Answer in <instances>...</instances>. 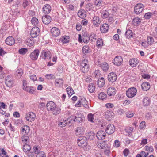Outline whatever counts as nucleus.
<instances>
[{"mask_svg":"<svg viewBox=\"0 0 157 157\" xmlns=\"http://www.w3.org/2000/svg\"><path fill=\"white\" fill-rule=\"evenodd\" d=\"M147 41L149 45H152L156 43L157 42L154 40L153 38L151 36H147Z\"/></svg>","mask_w":157,"mask_h":157,"instance_id":"7c9ffc66","label":"nucleus"},{"mask_svg":"<svg viewBox=\"0 0 157 157\" xmlns=\"http://www.w3.org/2000/svg\"><path fill=\"white\" fill-rule=\"evenodd\" d=\"M106 134L105 132L103 131H99L96 134V137L99 140H103L105 138Z\"/></svg>","mask_w":157,"mask_h":157,"instance_id":"2eb2a0df","label":"nucleus"},{"mask_svg":"<svg viewBox=\"0 0 157 157\" xmlns=\"http://www.w3.org/2000/svg\"><path fill=\"white\" fill-rule=\"evenodd\" d=\"M134 34L132 30H127L125 33L126 36L128 39L132 37Z\"/></svg>","mask_w":157,"mask_h":157,"instance_id":"4c0bfd02","label":"nucleus"},{"mask_svg":"<svg viewBox=\"0 0 157 157\" xmlns=\"http://www.w3.org/2000/svg\"><path fill=\"white\" fill-rule=\"evenodd\" d=\"M90 40L92 42L95 41L97 39V36L94 33H91L89 36Z\"/></svg>","mask_w":157,"mask_h":157,"instance_id":"603ef678","label":"nucleus"},{"mask_svg":"<svg viewBox=\"0 0 157 157\" xmlns=\"http://www.w3.org/2000/svg\"><path fill=\"white\" fill-rule=\"evenodd\" d=\"M36 157H46V155L44 152L41 151L37 154Z\"/></svg>","mask_w":157,"mask_h":157,"instance_id":"69168bd1","label":"nucleus"},{"mask_svg":"<svg viewBox=\"0 0 157 157\" xmlns=\"http://www.w3.org/2000/svg\"><path fill=\"white\" fill-rule=\"evenodd\" d=\"M29 127L27 125H25L22 128V131L25 132L26 134H27L29 132Z\"/></svg>","mask_w":157,"mask_h":157,"instance_id":"864d4df0","label":"nucleus"},{"mask_svg":"<svg viewBox=\"0 0 157 157\" xmlns=\"http://www.w3.org/2000/svg\"><path fill=\"white\" fill-rule=\"evenodd\" d=\"M42 9L44 13L48 14L50 13L51 11V7L50 5L46 4L44 5Z\"/></svg>","mask_w":157,"mask_h":157,"instance_id":"412c9836","label":"nucleus"},{"mask_svg":"<svg viewBox=\"0 0 157 157\" xmlns=\"http://www.w3.org/2000/svg\"><path fill=\"white\" fill-rule=\"evenodd\" d=\"M40 53L39 49H35L31 52L29 55V57L32 61H36L38 58Z\"/></svg>","mask_w":157,"mask_h":157,"instance_id":"39448f33","label":"nucleus"},{"mask_svg":"<svg viewBox=\"0 0 157 157\" xmlns=\"http://www.w3.org/2000/svg\"><path fill=\"white\" fill-rule=\"evenodd\" d=\"M67 93L69 96H71L74 93V91L72 88L70 86L67 87L66 89Z\"/></svg>","mask_w":157,"mask_h":157,"instance_id":"49530a36","label":"nucleus"},{"mask_svg":"<svg viewBox=\"0 0 157 157\" xmlns=\"http://www.w3.org/2000/svg\"><path fill=\"white\" fill-rule=\"evenodd\" d=\"M52 35L53 36L57 37L60 34V30H51Z\"/></svg>","mask_w":157,"mask_h":157,"instance_id":"ea45409f","label":"nucleus"},{"mask_svg":"<svg viewBox=\"0 0 157 157\" xmlns=\"http://www.w3.org/2000/svg\"><path fill=\"white\" fill-rule=\"evenodd\" d=\"M23 90L30 94H33L35 90H36V89L35 87L32 86H28L26 87H24Z\"/></svg>","mask_w":157,"mask_h":157,"instance_id":"6ab92c4d","label":"nucleus"},{"mask_svg":"<svg viewBox=\"0 0 157 157\" xmlns=\"http://www.w3.org/2000/svg\"><path fill=\"white\" fill-rule=\"evenodd\" d=\"M28 51V50L27 48H22L19 50V53L21 55H25Z\"/></svg>","mask_w":157,"mask_h":157,"instance_id":"4d7b16f0","label":"nucleus"},{"mask_svg":"<svg viewBox=\"0 0 157 157\" xmlns=\"http://www.w3.org/2000/svg\"><path fill=\"white\" fill-rule=\"evenodd\" d=\"M26 44L29 46H33L34 44V42L32 40L28 39L27 40Z\"/></svg>","mask_w":157,"mask_h":157,"instance_id":"774afa93","label":"nucleus"},{"mask_svg":"<svg viewBox=\"0 0 157 157\" xmlns=\"http://www.w3.org/2000/svg\"><path fill=\"white\" fill-rule=\"evenodd\" d=\"M70 37L69 36H62L60 40L63 43L65 44L68 42L69 41Z\"/></svg>","mask_w":157,"mask_h":157,"instance_id":"2f4dec72","label":"nucleus"},{"mask_svg":"<svg viewBox=\"0 0 157 157\" xmlns=\"http://www.w3.org/2000/svg\"><path fill=\"white\" fill-rule=\"evenodd\" d=\"M56 105L52 101H50L47 103L46 104L47 109L48 111H52Z\"/></svg>","mask_w":157,"mask_h":157,"instance_id":"a211bd4d","label":"nucleus"},{"mask_svg":"<svg viewBox=\"0 0 157 157\" xmlns=\"http://www.w3.org/2000/svg\"><path fill=\"white\" fill-rule=\"evenodd\" d=\"M123 61V59L120 56H116L113 60V63L117 66H119L121 65Z\"/></svg>","mask_w":157,"mask_h":157,"instance_id":"f8f14e48","label":"nucleus"},{"mask_svg":"<svg viewBox=\"0 0 157 157\" xmlns=\"http://www.w3.org/2000/svg\"><path fill=\"white\" fill-rule=\"evenodd\" d=\"M51 19L49 15H44L42 17V22L45 24H49L51 22Z\"/></svg>","mask_w":157,"mask_h":157,"instance_id":"f3484780","label":"nucleus"},{"mask_svg":"<svg viewBox=\"0 0 157 157\" xmlns=\"http://www.w3.org/2000/svg\"><path fill=\"white\" fill-rule=\"evenodd\" d=\"M97 145L99 148L101 149H104L108 146L105 141L98 142L97 143Z\"/></svg>","mask_w":157,"mask_h":157,"instance_id":"5701e85b","label":"nucleus"},{"mask_svg":"<svg viewBox=\"0 0 157 157\" xmlns=\"http://www.w3.org/2000/svg\"><path fill=\"white\" fill-rule=\"evenodd\" d=\"M23 73V71L22 69L20 68L16 70L15 72L16 75L19 78H21L22 76Z\"/></svg>","mask_w":157,"mask_h":157,"instance_id":"37998d69","label":"nucleus"},{"mask_svg":"<svg viewBox=\"0 0 157 157\" xmlns=\"http://www.w3.org/2000/svg\"><path fill=\"white\" fill-rule=\"evenodd\" d=\"M107 147V149L105 150L104 153L107 156H109L111 153L110 151V146H108Z\"/></svg>","mask_w":157,"mask_h":157,"instance_id":"e2e57ef3","label":"nucleus"},{"mask_svg":"<svg viewBox=\"0 0 157 157\" xmlns=\"http://www.w3.org/2000/svg\"><path fill=\"white\" fill-rule=\"evenodd\" d=\"M67 124L68 123L67 122L66 120L62 119L60 120L58 125L61 127H63L66 125H67Z\"/></svg>","mask_w":157,"mask_h":157,"instance_id":"c03bdc74","label":"nucleus"},{"mask_svg":"<svg viewBox=\"0 0 157 157\" xmlns=\"http://www.w3.org/2000/svg\"><path fill=\"white\" fill-rule=\"evenodd\" d=\"M39 22L38 19L35 17H33L31 20V22L32 24L35 26L37 25Z\"/></svg>","mask_w":157,"mask_h":157,"instance_id":"5fc2aeb1","label":"nucleus"},{"mask_svg":"<svg viewBox=\"0 0 157 157\" xmlns=\"http://www.w3.org/2000/svg\"><path fill=\"white\" fill-rule=\"evenodd\" d=\"M103 43L102 39L99 38L98 39L97 41V46L98 48H101L103 45Z\"/></svg>","mask_w":157,"mask_h":157,"instance_id":"3c124183","label":"nucleus"},{"mask_svg":"<svg viewBox=\"0 0 157 157\" xmlns=\"http://www.w3.org/2000/svg\"><path fill=\"white\" fill-rule=\"evenodd\" d=\"M89 64L88 61L84 59L81 61L80 63L79 67L81 71L83 73H86L89 71Z\"/></svg>","mask_w":157,"mask_h":157,"instance_id":"f257e3e1","label":"nucleus"},{"mask_svg":"<svg viewBox=\"0 0 157 157\" xmlns=\"http://www.w3.org/2000/svg\"><path fill=\"white\" fill-rule=\"evenodd\" d=\"M78 16L82 19L86 17V12L83 10H81L78 13Z\"/></svg>","mask_w":157,"mask_h":157,"instance_id":"cd10ccee","label":"nucleus"},{"mask_svg":"<svg viewBox=\"0 0 157 157\" xmlns=\"http://www.w3.org/2000/svg\"><path fill=\"white\" fill-rule=\"evenodd\" d=\"M78 145L82 147H84L87 145V139L84 136L79 137L77 140Z\"/></svg>","mask_w":157,"mask_h":157,"instance_id":"f03ea898","label":"nucleus"},{"mask_svg":"<svg viewBox=\"0 0 157 157\" xmlns=\"http://www.w3.org/2000/svg\"><path fill=\"white\" fill-rule=\"evenodd\" d=\"M5 84L9 88L12 87L14 83V78L13 77L10 75H9L6 76L5 78Z\"/></svg>","mask_w":157,"mask_h":157,"instance_id":"20e7f679","label":"nucleus"},{"mask_svg":"<svg viewBox=\"0 0 157 157\" xmlns=\"http://www.w3.org/2000/svg\"><path fill=\"white\" fill-rule=\"evenodd\" d=\"M141 20L138 17H136L134 18L132 20V22L135 25H138L140 24Z\"/></svg>","mask_w":157,"mask_h":157,"instance_id":"bf43d9fd","label":"nucleus"},{"mask_svg":"<svg viewBox=\"0 0 157 157\" xmlns=\"http://www.w3.org/2000/svg\"><path fill=\"white\" fill-rule=\"evenodd\" d=\"M109 29V25L106 23L103 24L100 27V29Z\"/></svg>","mask_w":157,"mask_h":157,"instance_id":"680f3d73","label":"nucleus"},{"mask_svg":"<svg viewBox=\"0 0 157 157\" xmlns=\"http://www.w3.org/2000/svg\"><path fill=\"white\" fill-rule=\"evenodd\" d=\"M105 118L109 121H110L114 116V113L113 111L107 110L104 113Z\"/></svg>","mask_w":157,"mask_h":157,"instance_id":"9b49d317","label":"nucleus"},{"mask_svg":"<svg viewBox=\"0 0 157 157\" xmlns=\"http://www.w3.org/2000/svg\"><path fill=\"white\" fill-rule=\"evenodd\" d=\"M75 132L77 136L83 135L85 132L84 127L83 126L78 127L75 129Z\"/></svg>","mask_w":157,"mask_h":157,"instance_id":"4468645a","label":"nucleus"},{"mask_svg":"<svg viewBox=\"0 0 157 157\" xmlns=\"http://www.w3.org/2000/svg\"><path fill=\"white\" fill-rule=\"evenodd\" d=\"M40 149L38 148V147L36 145H35L33 147V151L35 154H37L40 152Z\"/></svg>","mask_w":157,"mask_h":157,"instance_id":"13d9d810","label":"nucleus"},{"mask_svg":"<svg viewBox=\"0 0 157 157\" xmlns=\"http://www.w3.org/2000/svg\"><path fill=\"white\" fill-rule=\"evenodd\" d=\"M53 109L51 112L53 115H58L60 112L61 109L60 108L57 106L56 105L55 106V108H54Z\"/></svg>","mask_w":157,"mask_h":157,"instance_id":"473e14b6","label":"nucleus"},{"mask_svg":"<svg viewBox=\"0 0 157 157\" xmlns=\"http://www.w3.org/2000/svg\"><path fill=\"white\" fill-rule=\"evenodd\" d=\"M40 30H31L30 34L32 37L34 38L37 37L40 34Z\"/></svg>","mask_w":157,"mask_h":157,"instance_id":"a878e982","label":"nucleus"},{"mask_svg":"<svg viewBox=\"0 0 157 157\" xmlns=\"http://www.w3.org/2000/svg\"><path fill=\"white\" fill-rule=\"evenodd\" d=\"M115 131V128L114 125L112 124H109L107 126L105 131L106 133L109 135L113 134Z\"/></svg>","mask_w":157,"mask_h":157,"instance_id":"1a4fd4ad","label":"nucleus"},{"mask_svg":"<svg viewBox=\"0 0 157 157\" xmlns=\"http://www.w3.org/2000/svg\"><path fill=\"white\" fill-rule=\"evenodd\" d=\"M134 129V128L132 127H130L128 128H127L125 129L126 132L128 134L129 136L131 137L132 136V132Z\"/></svg>","mask_w":157,"mask_h":157,"instance_id":"58836bf2","label":"nucleus"},{"mask_svg":"<svg viewBox=\"0 0 157 157\" xmlns=\"http://www.w3.org/2000/svg\"><path fill=\"white\" fill-rule=\"evenodd\" d=\"M139 127L140 129H144L146 127L145 122L144 121H142L140 124Z\"/></svg>","mask_w":157,"mask_h":157,"instance_id":"0e129e2a","label":"nucleus"},{"mask_svg":"<svg viewBox=\"0 0 157 157\" xmlns=\"http://www.w3.org/2000/svg\"><path fill=\"white\" fill-rule=\"evenodd\" d=\"M141 87L143 90L147 91L150 89V84L148 82H144L142 83Z\"/></svg>","mask_w":157,"mask_h":157,"instance_id":"aec40b11","label":"nucleus"},{"mask_svg":"<svg viewBox=\"0 0 157 157\" xmlns=\"http://www.w3.org/2000/svg\"><path fill=\"white\" fill-rule=\"evenodd\" d=\"M88 88L89 92L90 93H92L94 92L95 87L94 83H91L89 84Z\"/></svg>","mask_w":157,"mask_h":157,"instance_id":"72a5a7b5","label":"nucleus"},{"mask_svg":"<svg viewBox=\"0 0 157 157\" xmlns=\"http://www.w3.org/2000/svg\"><path fill=\"white\" fill-rule=\"evenodd\" d=\"M94 25L97 27L100 24V18L98 16L94 17L92 20Z\"/></svg>","mask_w":157,"mask_h":157,"instance_id":"bb28decb","label":"nucleus"},{"mask_svg":"<svg viewBox=\"0 0 157 157\" xmlns=\"http://www.w3.org/2000/svg\"><path fill=\"white\" fill-rule=\"evenodd\" d=\"M97 83L99 87H103L105 84V81L103 77H101L98 79Z\"/></svg>","mask_w":157,"mask_h":157,"instance_id":"b1692460","label":"nucleus"},{"mask_svg":"<svg viewBox=\"0 0 157 157\" xmlns=\"http://www.w3.org/2000/svg\"><path fill=\"white\" fill-rule=\"evenodd\" d=\"M137 91V90L136 88L131 87L127 90L126 94L128 97L132 98L136 95Z\"/></svg>","mask_w":157,"mask_h":157,"instance_id":"7ed1b4c3","label":"nucleus"},{"mask_svg":"<svg viewBox=\"0 0 157 157\" xmlns=\"http://www.w3.org/2000/svg\"><path fill=\"white\" fill-rule=\"evenodd\" d=\"M5 42L6 44L9 46H11L14 44L15 43L14 38L12 36H9L6 38Z\"/></svg>","mask_w":157,"mask_h":157,"instance_id":"dca6fc26","label":"nucleus"},{"mask_svg":"<svg viewBox=\"0 0 157 157\" xmlns=\"http://www.w3.org/2000/svg\"><path fill=\"white\" fill-rule=\"evenodd\" d=\"M21 139L22 143L25 144H27L29 140V137L26 136H23L21 137Z\"/></svg>","mask_w":157,"mask_h":157,"instance_id":"09e8293b","label":"nucleus"},{"mask_svg":"<svg viewBox=\"0 0 157 157\" xmlns=\"http://www.w3.org/2000/svg\"><path fill=\"white\" fill-rule=\"evenodd\" d=\"M87 136L88 137V139L90 140H91L94 138L95 134L94 132L90 131L88 132Z\"/></svg>","mask_w":157,"mask_h":157,"instance_id":"de8ad7c7","label":"nucleus"},{"mask_svg":"<svg viewBox=\"0 0 157 157\" xmlns=\"http://www.w3.org/2000/svg\"><path fill=\"white\" fill-rule=\"evenodd\" d=\"M31 149V147L29 145L25 144L23 146V150L25 153L29 152Z\"/></svg>","mask_w":157,"mask_h":157,"instance_id":"79ce46f5","label":"nucleus"},{"mask_svg":"<svg viewBox=\"0 0 157 157\" xmlns=\"http://www.w3.org/2000/svg\"><path fill=\"white\" fill-rule=\"evenodd\" d=\"M139 63L138 59L136 58H133L129 61V63L130 66L132 67H136Z\"/></svg>","mask_w":157,"mask_h":157,"instance_id":"4be33fe9","label":"nucleus"},{"mask_svg":"<svg viewBox=\"0 0 157 157\" xmlns=\"http://www.w3.org/2000/svg\"><path fill=\"white\" fill-rule=\"evenodd\" d=\"M105 106L107 109H112L114 107V105L113 103H106L105 104Z\"/></svg>","mask_w":157,"mask_h":157,"instance_id":"338daca9","label":"nucleus"},{"mask_svg":"<svg viewBox=\"0 0 157 157\" xmlns=\"http://www.w3.org/2000/svg\"><path fill=\"white\" fill-rule=\"evenodd\" d=\"M109 15V13L108 10H103L101 13V17L102 18L105 19L108 18Z\"/></svg>","mask_w":157,"mask_h":157,"instance_id":"e433bc0d","label":"nucleus"},{"mask_svg":"<svg viewBox=\"0 0 157 157\" xmlns=\"http://www.w3.org/2000/svg\"><path fill=\"white\" fill-rule=\"evenodd\" d=\"M126 115L127 117L130 118L133 117L134 114L132 111H129L126 113Z\"/></svg>","mask_w":157,"mask_h":157,"instance_id":"052dcab7","label":"nucleus"},{"mask_svg":"<svg viewBox=\"0 0 157 157\" xmlns=\"http://www.w3.org/2000/svg\"><path fill=\"white\" fill-rule=\"evenodd\" d=\"M108 95L110 96L114 95L116 94V90L113 87H110L107 90Z\"/></svg>","mask_w":157,"mask_h":157,"instance_id":"393cba45","label":"nucleus"},{"mask_svg":"<svg viewBox=\"0 0 157 157\" xmlns=\"http://www.w3.org/2000/svg\"><path fill=\"white\" fill-rule=\"evenodd\" d=\"M106 95L104 92H101L98 94V97L99 99L101 100H105L106 98Z\"/></svg>","mask_w":157,"mask_h":157,"instance_id":"a19ab883","label":"nucleus"},{"mask_svg":"<svg viewBox=\"0 0 157 157\" xmlns=\"http://www.w3.org/2000/svg\"><path fill=\"white\" fill-rule=\"evenodd\" d=\"M63 82V81L62 79L58 78L56 79L55 84L56 86L60 87L62 86Z\"/></svg>","mask_w":157,"mask_h":157,"instance_id":"c9c22d12","label":"nucleus"},{"mask_svg":"<svg viewBox=\"0 0 157 157\" xmlns=\"http://www.w3.org/2000/svg\"><path fill=\"white\" fill-rule=\"evenodd\" d=\"M151 100L150 98L148 97H145L143 99V103L144 106H148L151 103Z\"/></svg>","mask_w":157,"mask_h":157,"instance_id":"c85d7f7f","label":"nucleus"},{"mask_svg":"<svg viewBox=\"0 0 157 157\" xmlns=\"http://www.w3.org/2000/svg\"><path fill=\"white\" fill-rule=\"evenodd\" d=\"M144 5L141 3L137 4L134 7L135 13L137 14L141 13L143 10Z\"/></svg>","mask_w":157,"mask_h":157,"instance_id":"423d86ee","label":"nucleus"},{"mask_svg":"<svg viewBox=\"0 0 157 157\" xmlns=\"http://www.w3.org/2000/svg\"><path fill=\"white\" fill-rule=\"evenodd\" d=\"M66 120L67 122L68 123L67 125H69L70 124H72L73 122H75L74 116H72L69 117Z\"/></svg>","mask_w":157,"mask_h":157,"instance_id":"8fccbe9b","label":"nucleus"},{"mask_svg":"<svg viewBox=\"0 0 157 157\" xmlns=\"http://www.w3.org/2000/svg\"><path fill=\"white\" fill-rule=\"evenodd\" d=\"M36 118L35 114L33 112H30L26 114L25 118L26 120L29 122L33 121Z\"/></svg>","mask_w":157,"mask_h":157,"instance_id":"0eeeda50","label":"nucleus"},{"mask_svg":"<svg viewBox=\"0 0 157 157\" xmlns=\"http://www.w3.org/2000/svg\"><path fill=\"white\" fill-rule=\"evenodd\" d=\"M41 57L46 61L48 60L51 59L50 53L49 51L44 50L41 53Z\"/></svg>","mask_w":157,"mask_h":157,"instance_id":"9d476101","label":"nucleus"},{"mask_svg":"<svg viewBox=\"0 0 157 157\" xmlns=\"http://www.w3.org/2000/svg\"><path fill=\"white\" fill-rule=\"evenodd\" d=\"M104 71H107L109 69V66L106 62H103L99 66Z\"/></svg>","mask_w":157,"mask_h":157,"instance_id":"f704fd0d","label":"nucleus"},{"mask_svg":"<svg viewBox=\"0 0 157 157\" xmlns=\"http://www.w3.org/2000/svg\"><path fill=\"white\" fill-rule=\"evenodd\" d=\"M82 50L83 53L85 55L89 53L90 52V48L88 46H83L82 48Z\"/></svg>","mask_w":157,"mask_h":157,"instance_id":"c756f323","label":"nucleus"},{"mask_svg":"<svg viewBox=\"0 0 157 157\" xmlns=\"http://www.w3.org/2000/svg\"><path fill=\"white\" fill-rule=\"evenodd\" d=\"M74 118L75 121L78 123H80L82 122L84 119V117L83 115L80 113L79 112H78L74 116Z\"/></svg>","mask_w":157,"mask_h":157,"instance_id":"ddd939ff","label":"nucleus"},{"mask_svg":"<svg viewBox=\"0 0 157 157\" xmlns=\"http://www.w3.org/2000/svg\"><path fill=\"white\" fill-rule=\"evenodd\" d=\"M117 78V75L115 72H111L109 73L108 75V79L110 82H115L116 81Z\"/></svg>","mask_w":157,"mask_h":157,"instance_id":"6e6552de","label":"nucleus"},{"mask_svg":"<svg viewBox=\"0 0 157 157\" xmlns=\"http://www.w3.org/2000/svg\"><path fill=\"white\" fill-rule=\"evenodd\" d=\"M87 118L88 120L89 121L91 122H94V114L91 113L89 114L87 116Z\"/></svg>","mask_w":157,"mask_h":157,"instance_id":"6e6d98bb","label":"nucleus"},{"mask_svg":"<svg viewBox=\"0 0 157 157\" xmlns=\"http://www.w3.org/2000/svg\"><path fill=\"white\" fill-rule=\"evenodd\" d=\"M82 104L85 108L87 109L89 108L88 102L84 98H82Z\"/></svg>","mask_w":157,"mask_h":157,"instance_id":"a18cd8bd","label":"nucleus"}]
</instances>
